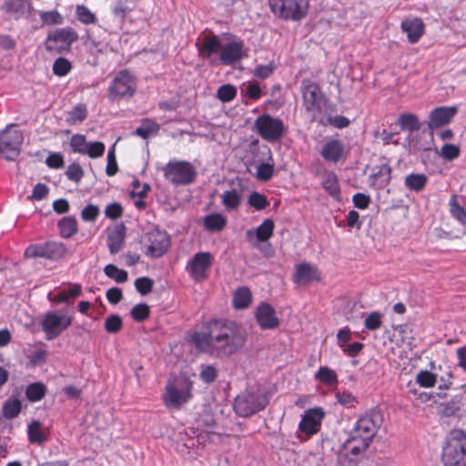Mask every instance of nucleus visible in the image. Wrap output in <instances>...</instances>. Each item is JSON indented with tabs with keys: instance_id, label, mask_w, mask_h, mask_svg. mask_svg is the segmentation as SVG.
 Returning <instances> with one entry per match:
<instances>
[{
	"instance_id": "ddd939ff",
	"label": "nucleus",
	"mask_w": 466,
	"mask_h": 466,
	"mask_svg": "<svg viewBox=\"0 0 466 466\" xmlns=\"http://www.w3.org/2000/svg\"><path fill=\"white\" fill-rule=\"evenodd\" d=\"M303 106L310 114L312 120L317 119L326 106V98L316 83L309 80L302 82Z\"/></svg>"
},
{
	"instance_id": "4be33fe9",
	"label": "nucleus",
	"mask_w": 466,
	"mask_h": 466,
	"mask_svg": "<svg viewBox=\"0 0 466 466\" xmlns=\"http://www.w3.org/2000/svg\"><path fill=\"white\" fill-rule=\"evenodd\" d=\"M400 29L407 35L410 44H416L425 33V25L420 17H409L401 22Z\"/></svg>"
},
{
	"instance_id": "864d4df0",
	"label": "nucleus",
	"mask_w": 466,
	"mask_h": 466,
	"mask_svg": "<svg viewBox=\"0 0 466 466\" xmlns=\"http://www.w3.org/2000/svg\"><path fill=\"white\" fill-rule=\"evenodd\" d=\"M248 204L257 210H262L268 206V201L264 195L252 192L248 197Z\"/></svg>"
},
{
	"instance_id": "5701e85b",
	"label": "nucleus",
	"mask_w": 466,
	"mask_h": 466,
	"mask_svg": "<svg viewBox=\"0 0 466 466\" xmlns=\"http://www.w3.org/2000/svg\"><path fill=\"white\" fill-rule=\"evenodd\" d=\"M274 228V221L271 218H267L257 228L248 229L246 236L250 243H253L255 239L258 242H266L272 237Z\"/></svg>"
},
{
	"instance_id": "37998d69",
	"label": "nucleus",
	"mask_w": 466,
	"mask_h": 466,
	"mask_svg": "<svg viewBox=\"0 0 466 466\" xmlns=\"http://www.w3.org/2000/svg\"><path fill=\"white\" fill-rule=\"evenodd\" d=\"M28 439L32 443H42L46 441V436L41 429V423L37 420L32 421L28 425Z\"/></svg>"
},
{
	"instance_id": "dca6fc26",
	"label": "nucleus",
	"mask_w": 466,
	"mask_h": 466,
	"mask_svg": "<svg viewBox=\"0 0 466 466\" xmlns=\"http://www.w3.org/2000/svg\"><path fill=\"white\" fill-rule=\"evenodd\" d=\"M214 257L209 252H198L187 263L186 271L195 282H202L208 277Z\"/></svg>"
},
{
	"instance_id": "cd10ccee",
	"label": "nucleus",
	"mask_w": 466,
	"mask_h": 466,
	"mask_svg": "<svg viewBox=\"0 0 466 466\" xmlns=\"http://www.w3.org/2000/svg\"><path fill=\"white\" fill-rule=\"evenodd\" d=\"M82 288L79 284H69L68 289L60 290L54 298L48 295V299L57 303H68L71 299L77 298L81 294Z\"/></svg>"
},
{
	"instance_id": "6e6d98bb",
	"label": "nucleus",
	"mask_w": 466,
	"mask_h": 466,
	"mask_svg": "<svg viewBox=\"0 0 466 466\" xmlns=\"http://www.w3.org/2000/svg\"><path fill=\"white\" fill-rule=\"evenodd\" d=\"M274 165L269 163H261L257 167L256 176L259 180L268 181L272 177Z\"/></svg>"
},
{
	"instance_id": "9b49d317",
	"label": "nucleus",
	"mask_w": 466,
	"mask_h": 466,
	"mask_svg": "<svg viewBox=\"0 0 466 466\" xmlns=\"http://www.w3.org/2000/svg\"><path fill=\"white\" fill-rule=\"evenodd\" d=\"M270 10L286 20L298 21L306 16L308 0H268Z\"/></svg>"
},
{
	"instance_id": "72a5a7b5",
	"label": "nucleus",
	"mask_w": 466,
	"mask_h": 466,
	"mask_svg": "<svg viewBox=\"0 0 466 466\" xmlns=\"http://www.w3.org/2000/svg\"><path fill=\"white\" fill-rule=\"evenodd\" d=\"M252 300V295L247 287L238 288L233 295V305L236 309H246Z\"/></svg>"
},
{
	"instance_id": "a211bd4d",
	"label": "nucleus",
	"mask_w": 466,
	"mask_h": 466,
	"mask_svg": "<svg viewBox=\"0 0 466 466\" xmlns=\"http://www.w3.org/2000/svg\"><path fill=\"white\" fill-rule=\"evenodd\" d=\"M392 168L389 158L380 157L379 162L371 168L369 177L370 184L377 189L387 187L391 180Z\"/></svg>"
},
{
	"instance_id": "09e8293b",
	"label": "nucleus",
	"mask_w": 466,
	"mask_h": 466,
	"mask_svg": "<svg viewBox=\"0 0 466 466\" xmlns=\"http://www.w3.org/2000/svg\"><path fill=\"white\" fill-rule=\"evenodd\" d=\"M88 143L83 135H74L70 139V147L74 152L85 155Z\"/></svg>"
},
{
	"instance_id": "a18cd8bd",
	"label": "nucleus",
	"mask_w": 466,
	"mask_h": 466,
	"mask_svg": "<svg viewBox=\"0 0 466 466\" xmlns=\"http://www.w3.org/2000/svg\"><path fill=\"white\" fill-rule=\"evenodd\" d=\"M415 380L420 387L431 388L436 384L437 375L429 370H420Z\"/></svg>"
},
{
	"instance_id": "8fccbe9b",
	"label": "nucleus",
	"mask_w": 466,
	"mask_h": 466,
	"mask_svg": "<svg viewBox=\"0 0 466 466\" xmlns=\"http://www.w3.org/2000/svg\"><path fill=\"white\" fill-rule=\"evenodd\" d=\"M72 68L71 63L64 57L57 58L53 65V72L55 75L64 76L67 75Z\"/></svg>"
},
{
	"instance_id": "e433bc0d",
	"label": "nucleus",
	"mask_w": 466,
	"mask_h": 466,
	"mask_svg": "<svg viewBox=\"0 0 466 466\" xmlns=\"http://www.w3.org/2000/svg\"><path fill=\"white\" fill-rule=\"evenodd\" d=\"M158 129L159 126L156 122L150 119H144L141 125L136 128L134 134L147 139L151 135L157 134Z\"/></svg>"
},
{
	"instance_id": "4468645a",
	"label": "nucleus",
	"mask_w": 466,
	"mask_h": 466,
	"mask_svg": "<svg viewBox=\"0 0 466 466\" xmlns=\"http://www.w3.org/2000/svg\"><path fill=\"white\" fill-rule=\"evenodd\" d=\"M73 317L69 314H61L57 310L47 311L42 318L41 327L47 340L59 337L71 326Z\"/></svg>"
},
{
	"instance_id": "2f4dec72",
	"label": "nucleus",
	"mask_w": 466,
	"mask_h": 466,
	"mask_svg": "<svg viewBox=\"0 0 466 466\" xmlns=\"http://www.w3.org/2000/svg\"><path fill=\"white\" fill-rule=\"evenodd\" d=\"M21 409V401L17 398L11 396L3 404V416L7 420H12L19 415Z\"/></svg>"
},
{
	"instance_id": "ea45409f",
	"label": "nucleus",
	"mask_w": 466,
	"mask_h": 466,
	"mask_svg": "<svg viewBox=\"0 0 466 466\" xmlns=\"http://www.w3.org/2000/svg\"><path fill=\"white\" fill-rule=\"evenodd\" d=\"M46 390V386L40 382L32 383L26 388V398L31 402L39 401L45 397Z\"/></svg>"
},
{
	"instance_id": "a878e982",
	"label": "nucleus",
	"mask_w": 466,
	"mask_h": 466,
	"mask_svg": "<svg viewBox=\"0 0 466 466\" xmlns=\"http://www.w3.org/2000/svg\"><path fill=\"white\" fill-rule=\"evenodd\" d=\"M221 203L228 211L237 210L242 202V189L225 190L221 195Z\"/></svg>"
},
{
	"instance_id": "774afa93",
	"label": "nucleus",
	"mask_w": 466,
	"mask_h": 466,
	"mask_svg": "<svg viewBox=\"0 0 466 466\" xmlns=\"http://www.w3.org/2000/svg\"><path fill=\"white\" fill-rule=\"evenodd\" d=\"M217 376V370L213 366L204 367L199 374L200 379L206 383L213 382Z\"/></svg>"
},
{
	"instance_id": "c756f323",
	"label": "nucleus",
	"mask_w": 466,
	"mask_h": 466,
	"mask_svg": "<svg viewBox=\"0 0 466 466\" xmlns=\"http://www.w3.org/2000/svg\"><path fill=\"white\" fill-rule=\"evenodd\" d=\"M125 238L124 228H116L107 236V246L111 254H116L122 248Z\"/></svg>"
},
{
	"instance_id": "13d9d810",
	"label": "nucleus",
	"mask_w": 466,
	"mask_h": 466,
	"mask_svg": "<svg viewBox=\"0 0 466 466\" xmlns=\"http://www.w3.org/2000/svg\"><path fill=\"white\" fill-rule=\"evenodd\" d=\"M135 287L141 295H147L153 289V281L149 278L141 277L136 279Z\"/></svg>"
},
{
	"instance_id": "f8f14e48",
	"label": "nucleus",
	"mask_w": 466,
	"mask_h": 466,
	"mask_svg": "<svg viewBox=\"0 0 466 466\" xmlns=\"http://www.w3.org/2000/svg\"><path fill=\"white\" fill-rule=\"evenodd\" d=\"M77 39L78 34L74 28L70 26L56 28L47 34L45 46L49 52L60 54L68 51Z\"/></svg>"
},
{
	"instance_id": "e2e57ef3",
	"label": "nucleus",
	"mask_w": 466,
	"mask_h": 466,
	"mask_svg": "<svg viewBox=\"0 0 466 466\" xmlns=\"http://www.w3.org/2000/svg\"><path fill=\"white\" fill-rule=\"evenodd\" d=\"M354 207L360 209H365L371 202L370 197L364 193H357L352 197Z\"/></svg>"
},
{
	"instance_id": "c03bdc74",
	"label": "nucleus",
	"mask_w": 466,
	"mask_h": 466,
	"mask_svg": "<svg viewBox=\"0 0 466 466\" xmlns=\"http://www.w3.org/2000/svg\"><path fill=\"white\" fill-rule=\"evenodd\" d=\"M104 272L108 278L114 279L117 283H124L128 278L126 270L120 269L113 264L106 265L104 268Z\"/></svg>"
},
{
	"instance_id": "58836bf2",
	"label": "nucleus",
	"mask_w": 466,
	"mask_h": 466,
	"mask_svg": "<svg viewBox=\"0 0 466 466\" xmlns=\"http://www.w3.org/2000/svg\"><path fill=\"white\" fill-rule=\"evenodd\" d=\"M315 379L327 386H333L337 383L336 372L329 367H320L315 374Z\"/></svg>"
},
{
	"instance_id": "1a4fd4ad",
	"label": "nucleus",
	"mask_w": 466,
	"mask_h": 466,
	"mask_svg": "<svg viewBox=\"0 0 466 466\" xmlns=\"http://www.w3.org/2000/svg\"><path fill=\"white\" fill-rule=\"evenodd\" d=\"M23 141L22 131L14 124L8 125L0 132V157L7 161L15 160L20 154Z\"/></svg>"
},
{
	"instance_id": "39448f33",
	"label": "nucleus",
	"mask_w": 466,
	"mask_h": 466,
	"mask_svg": "<svg viewBox=\"0 0 466 466\" xmlns=\"http://www.w3.org/2000/svg\"><path fill=\"white\" fill-rule=\"evenodd\" d=\"M192 381L186 378L168 381L162 395L164 405L169 410H179L192 399Z\"/></svg>"
},
{
	"instance_id": "393cba45",
	"label": "nucleus",
	"mask_w": 466,
	"mask_h": 466,
	"mask_svg": "<svg viewBox=\"0 0 466 466\" xmlns=\"http://www.w3.org/2000/svg\"><path fill=\"white\" fill-rule=\"evenodd\" d=\"M30 5L25 0H6L2 5V10L18 19L28 15Z\"/></svg>"
},
{
	"instance_id": "680f3d73",
	"label": "nucleus",
	"mask_w": 466,
	"mask_h": 466,
	"mask_svg": "<svg viewBox=\"0 0 466 466\" xmlns=\"http://www.w3.org/2000/svg\"><path fill=\"white\" fill-rule=\"evenodd\" d=\"M275 68V66L271 63L268 65H259L255 67L253 75L258 78L265 79L272 75Z\"/></svg>"
},
{
	"instance_id": "0eeeda50",
	"label": "nucleus",
	"mask_w": 466,
	"mask_h": 466,
	"mask_svg": "<svg viewBox=\"0 0 466 466\" xmlns=\"http://www.w3.org/2000/svg\"><path fill=\"white\" fill-rule=\"evenodd\" d=\"M68 253L66 246L60 241L47 240L29 245L24 252L25 258H45L57 261Z\"/></svg>"
},
{
	"instance_id": "a19ab883",
	"label": "nucleus",
	"mask_w": 466,
	"mask_h": 466,
	"mask_svg": "<svg viewBox=\"0 0 466 466\" xmlns=\"http://www.w3.org/2000/svg\"><path fill=\"white\" fill-rule=\"evenodd\" d=\"M38 14L43 25H60L64 23V17L57 10L39 11Z\"/></svg>"
},
{
	"instance_id": "412c9836",
	"label": "nucleus",
	"mask_w": 466,
	"mask_h": 466,
	"mask_svg": "<svg viewBox=\"0 0 466 466\" xmlns=\"http://www.w3.org/2000/svg\"><path fill=\"white\" fill-rule=\"evenodd\" d=\"M256 319L263 329H274L279 325L275 309L268 303H261L256 310Z\"/></svg>"
},
{
	"instance_id": "c9c22d12",
	"label": "nucleus",
	"mask_w": 466,
	"mask_h": 466,
	"mask_svg": "<svg viewBox=\"0 0 466 466\" xmlns=\"http://www.w3.org/2000/svg\"><path fill=\"white\" fill-rule=\"evenodd\" d=\"M76 16L81 24L86 25H95L97 22L96 15L84 5H76Z\"/></svg>"
},
{
	"instance_id": "4d7b16f0",
	"label": "nucleus",
	"mask_w": 466,
	"mask_h": 466,
	"mask_svg": "<svg viewBox=\"0 0 466 466\" xmlns=\"http://www.w3.org/2000/svg\"><path fill=\"white\" fill-rule=\"evenodd\" d=\"M105 149L104 143L100 141L89 142L85 155L91 158H96L103 156Z\"/></svg>"
},
{
	"instance_id": "473e14b6",
	"label": "nucleus",
	"mask_w": 466,
	"mask_h": 466,
	"mask_svg": "<svg viewBox=\"0 0 466 466\" xmlns=\"http://www.w3.org/2000/svg\"><path fill=\"white\" fill-rule=\"evenodd\" d=\"M60 236L69 238L77 232V222L73 217H65L58 221Z\"/></svg>"
},
{
	"instance_id": "4c0bfd02",
	"label": "nucleus",
	"mask_w": 466,
	"mask_h": 466,
	"mask_svg": "<svg viewBox=\"0 0 466 466\" xmlns=\"http://www.w3.org/2000/svg\"><path fill=\"white\" fill-rule=\"evenodd\" d=\"M87 116V108L84 104H77L67 113L66 121L71 125L82 123Z\"/></svg>"
},
{
	"instance_id": "9d476101",
	"label": "nucleus",
	"mask_w": 466,
	"mask_h": 466,
	"mask_svg": "<svg viewBox=\"0 0 466 466\" xmlns=\"http://www.w3.org/2000/svg\"><path fill=\"white\" fill-rule=\"evenodd\" d=\"M162 170L165 178L175 186L191 184L197 175L195 167L187 161H169Z\"/></svg>"
},
{
	"instance_id": "bf43d9fd",
	"label": "nucleus",
	"mask_w": 466,
	"mask_h": 466,
	"mask_svg": "<svg viewBox=\"0 0 466 466\" xmlns=\"http://www.w3.org/2000/svg\"><path fill=\"white\" fill-rule=\"evenodd\" d=\"M132 318L137 321H143L149 316V308L147 304H137L131 310Z\"/></svg>"
},
{
	"instance_id": "b1692460",
	"label": "nucleus",
	"mask_w": 466,
	"mask_h": 466,
	"mask_svg": "<svg viewBox=\"0 0 466 466\" xmlns=\"http://www.w3.org/2000/svg\"><path fill=\"white\" fill-rule=\"evenodd\" d=\"M320 275L318 268L309 263H300L296 266L294 281L298 284H309L315 280H319Z\"/></svg>"
},
{
	"instance_id": "5fc2aeb1",
	"label": "nucleus",
	"mask_w": 466,
	"mask_h": 466,
	"mask_svg": "<svg viewBox=\"0 0 466 466\" xmlns=\"http://www.w3.org/2000/svg\"><path fill=\"white\" fill-rule=\"evenodd\" d=\"M122 319L118 315H110L105 320V329L109 333H116L122 328Z\"/></svg>"
},
{
	"instance_id": "aec40b11",
	"label": "nucleus",
	"mask_w": 466,
	"mask_h": 466,
	"mask_svg": "<svg viewBox=\"0 0 466 466\" xmlns=\"http://www.w3.org/2000/svg\"><path fill=\"white\" fill-rule=\"evenodd\" d=\"M323 417L324 412L319 408L307 410L299 423L300 431L307 435L317 433L320 429Z\"/></svg>"
},
{
	"instance_id": "bb28decb",
	"label": "nucleus",
	"mask_w": 466,
	"mask_h": 466,
	"mask_svg": "<svg viewBox=\"0 0 466 466\" xmlns=\"http://www.w3.org/2000/svg\"><path fill=\"white\" fill-rule=\"evenodd\" d=\"M343 153V146L339 140H329L323 146L320 154L326 161L338 162Z\"/></svg>"
},
{
	"instance_id": "de8ad7c7",
	"label": "nucleus",
	"mask_w": 466,
	"mask_h": 466,
	"mask_svg": "<svg viewBox=\"0 0 466 466\" xmlns=\"http://www.w3.org/2000/svg\"><path fill=\"white\" fill-rule=\"evenodd\" d=\"M461 149L454 144H445L441 148L439 155L445 160L452 161L459 157Z\"/></svg>"
},
{
	"instance_id": "f03ea898",
	"label": "nucleus",
	"mask_w": 466,
	"mask_h": 466,
	"mask_svg": "<svg viewBox=\"0 0 466 466\" xmlns=\"http://www.w3.org/2000/svg\"><path fill=\"white\" fill-rule=\"evenodd\" d=\"M198 51L202 58L215 66H229L248 56L244 42L233 35L224 38L215 35L205 36Z\"/></svg>"
},
{
	"instance_id": "79ce46f5",
	"label": "nucleus",
	"mask_w": 466,
	"mask_h": 466,
	"mask_svg": "<svg viewBox=\"0 0 466 466\" xmlns=\"http://www.w3.org/2000/svg\"><path fill=\"white\" fill-rule=\"evenodd\" d=\"M450 212L451 216L457 219L461 224H466V210L464 208L459 205L457 196H451L450 202Z\"/></svg>"
},
{
	"instance_id": "6e6552de",
	"label": "nucleus",
	"mask_w": 466,
	"mask_h": 466,
	"mask_svg": "<svg viewBox=\"0 0 466 466\" xmlns=\"http://www.w3.org/2000/svg\"><path fill=\"white\" fill-rule=\"evenodd\" d=\"M268 403V396L260 390H246L239 394L234 403L237 414L248 417L263 410Z\"/></svg>"
},
{
	"instance_id": "7c9ffc66",
	"label": "nucleus",
	"mask_w": 466,
	"mask_h": 466,
	"mask_svg": "<svg viewBox=\"0 0 466 466\" xmlns=\"http://www.w3.org/2000/svg\"><path fill=\"white\" fill-rule=\"evenodd\" d=\"M203 224L208 230L218 232L226 227L227 219L220 213H213L204 218Z\"/></svg>"
},
{
	"instance_id": "f3484780",
	"label": "nucleus",
	"mask_w": 466,
	"mask_h": 466,
	"mask_svg": "<svg viewBox=\"0 0 466 466\" xmlns=\"http://www.w3.org/2000/svg\"><path fill=\"white\" fill-rule=\"evenodd\" d=\"M255 127L264 140L275 142L282 137L284 123L279 118L265 114L256 119Z\"/></svg>"
},
{
	"instance_id": "052dcab7",
	"label": "nucleus",
	"mask_w": 466,
	"mask_h": 466,
	"mask_svg": "<svg viewBox=\"0 0 466 466\" xmlns=\"http://www.w3.org/2000/svg\"><path fill=\"white\" fill-rule=\"evenodd\" d=\"M66 175L71 181L78 182L84 176V172L79 164L72 163L67 167Z\"/></svg>"
},
{
	"instance_id": "603ef678",
	"label": "nucleus",
	"mask_w": 466,
	"mask_h": 466,
	"mask_svg": "<svg viewBox=\"0 0 466 466\" xmlns=\"http://www.w3.org/2000/svg\"><path fill=\"white\" fill-rule=\"evenodd\" d=\"M112 12L114 15L119 18L120 22L123 23L130 12V9L126 4V1L117 0L112 5Z\"/></svg>"
},
{
	"instance_id": "49530a36",
	"label": "nucleus",
	"mask_w": 466,
	"mask_h": 466,
	"mask_svg": "<svg viewBox=\"0 0 466 466\" xmlns=\"http://www.w3.org/2000/svg\"><path fill=\"white\" fill-rule=\"evenodd\" d=\"M237 96V88L232 85H223L217 91V97L224 102L232 101Z\"/></svg>"
},
{
	"instance_id": "69168bd1",
	"label": "nucleus",
	"mask_w": 466,
	"mask_h": 466,
	"mask_svg": "<svg viewBox=\"0 0 466 466\" xmlns=\"http://www.w3.org/2000/svg\"><path fill=\"white\" fill-rule=\"evenodd\" d=\"M99 214V209L95 205H87L81 211V218L85 221H94L97 218Z\"/></svg>"
},
{
	"instance_id": "f704fd0d",
	"label": "nucleus",
	"mask_w": 466,
	"mask_h": 466,
	"mask_svg": "<svg viewBox=\"0 0 466 466\" xmlns=\"http://www.w3.org/2000/svg\"><path fill=\"white\" fill-rule=\"evenodd\" d=\"M398 125L403 131H418L420 128L419 118L414 114L406 113L400 116Z\"/></svg>"
},
{
	"instance_id": "20e7f679",
	"label": "nucleus",
	"mask_w": 466,
	"mask_h": 466,
	"mask_svg": "<svg viewBox=\"0 0 466 466\" xmlns=\"http://www.w3.org/2000/svg\"><path fill=\"white\" fill-rule=\"evenodd\" d=\"M441 461L445 466H466V433L462 430L454 429L448 433Z\"/></svg>"
},
{
	"instance_id": "2eb2a0df",
	"label": "nucleus",
	"mask_w": 466,
	"mask_h": 466,
	"mask_svg": "<svg viewBox=\"0 0 466 466\" xmlns=\"http://www.w3.org/2000/svg\"><path fill=\"white\" fill-rule=\"evenodd\" d=\"M141 243L147 256L160 258L167 252L171 241L166 231L153 229L145 234Z\"/></svg>"
},
{
	"instance_id": "6ab92c4d",
	"label": "nucleus",
	"mask_w": 466,
	"mask_h": 466,
	"mask_svg": "<svg viewBox=\"0 0 466 466\" xmlns=\"http://www.w3.org/2000/svg\"><path fill=\"white\" fill-rule=\"evenodd\" d=\"M458 112L457 106H438L429 114L428 128L432 134L434 130L449 125Z\"/></svg>"
},
{
	"instance_id": "0e129e2a",
	"label": "nucleus",
	"mask_w": 466,
	"mask_h": 466,
	"mask_svg": "<svg viewBox=\"0 0 466 466\" xmlns=\"http://www.w3.org/2000/svg\"><path fill=\"white\" fill-rule=\"evenodd\" d=\"M118 170L116 156L114 149L108 151L107 153V165L106 173L108 177H113L116 174Z\"/></svg>"
},
{
	"instance_id": "c85d7f7f",
	"label": "nucleus",
	"mask_w": 466,
	"mask_h": 466,
	"mask_svg": "<svg viewBox=\"0 0 466 466\" xmlns=\"http://www.w3.org/2000/svg\"><path fill=\"white\" fill-rule=\"evenodd\" d=\"M428 183V177L424 174L411 173L406 176L404 185L410 191L420 192Z\"/></svg>"
},
{
	"instance_id": "f257e3e1",
	"label": "nucleus",
	"mask_w": 466,
	"mask_h": 466,
	"mask_svg": "<svg viewBox=\"0 0 466 466\" xmlns=\"http://www.w3.org/2000/svg\"><path fill=\"white\" fill-rule=\"evenodd\" d=\"M195 332L192 340L196 348L209 356L228 358L239 352L246 341V329L228 319H212Z\"/></svg>"
},
{
	"instance_id": "3c124183",
	"label": "nucleus",
	"mask_w": 466,
	"mask_h": 466,
	"mask_svg": "<svg viewBox=\"0 0 466 466\" xmlns=\"http://www.w3.org/2000/svg\"><path fill=\"white\" fill-rule=\"evenodd\" d=\"M382 324V316L380 312L373 311L370 313L364 321V326L369 330H377Z\"/></svg>"
},
{
	"instance_id": "338daca9",
	"label": "nucleus",
	"mask_w": 466,
	"mask_h": 466,
	"mask_svg": "<svg viewBox=\"0 0 466 466\" xmlns=\"http://www.w3.org/2000/svg\"><path fill=\"white\" fill-rule=\"evenodd\" d=\"M64 163V157L59 153H51L46 159V164L51 168H61Z\"/></svg>"
},
{
	"instance_id": "7ed1b4c3",
	"label": "nucleus",
	"mask_w": 466,
	"mask_h": 466,
	"mask_svg": "<svg viewBox=\"0 0 466 466\" xmlns=\"http://www.w3.org/2000/svg\"><path fill=\"white\" fill-rule=\"evenodd\" d=\"M383 414L371 409L362 414L351 430V454L365 451L383 423Z\"/></svg>"
},
{
	"instance_id": "423d86ee",
	"label": "nucleus",
	"mask_w": 466,
	"mask_h": 466,
	"mask_svg": "<svg viewBox=\"0 0 466 466\" xmlns=\"http://www.w3.org/2000/svg\"><path fill=\"white\" fill-rule=\"evenodd\" d=\"M137 79L127 69L117 72L108 86V97L111 100L131 98L137 92Z\"/></svg>"
}]
</instances>
